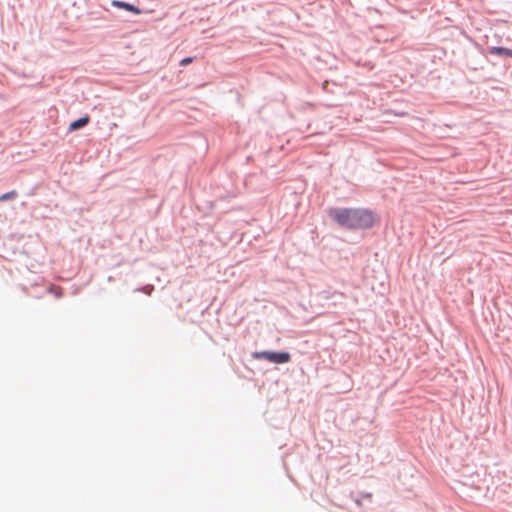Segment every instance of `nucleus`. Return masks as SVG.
I'll return each mask as SVG.
<instances>
[{
	"mask_svg": "<svg viewBox=\"0 0 512 512\" xmlns=\"http://www.w3.org/2000/svg\"><path fill=\"white\" fill-rule=\"evenodd\" d=\"M329 215L340 226L347 229L371 228L376 220L372 212L363 209H332Z\"/></svg>",
	"mask_w": 512,
	"mask_h": 512,
	"instance_id": "nucleus-1",
	"label": "nucleus"
},
{
	"mask_svg": "<svg viewBox=\"0 0 512 512\" xmlns=\"http://www.w3.org/2000/svg\"><path fill=\"white\" fill-rule=\"evenodd\" d=\"M256 359H265L272 363L283 364L287 363L291 359V355L288 352H270L261 351L253 354Z\"/></svg>",
	"mask_w": 512,
	"mask_h": 512,
	"instance_id": "nucleus-2",
	"label": "nucleus"
},
{
	"mask_svg": "<svg viewBox=\"0 0 512 512\" xmlns=\"http://www.w3.org/2000/svg\"><path fill=\"white\" fill-rule=\"evenodd\" d=\"M90 121V118L88 116H85V117H81L75 121H73L70 125H69V130L70 131H75L77 129H80L84 126H86Z\"/></svg>",
	"mask_w": 512,
	"mask_h": 512,
	"instance_id": "nucleus-3",
	"label": "nucleus"
},
{
	"mask_svg": "<svg viewBox=\"0 0 512 512\" xmlns=\"http://www.w3.org/2000/svg\"><path fill=\"white\" fill-rule=\"evenodd\" d=\"M112 5L115 6V7H118V8H123L125 10H128V11H131L135 14H140L141 11L139 8L135 7L134 5H131L129 3H125V2H122V1H113L112 2Z\"/></svg>",
	"mask_w": 512,
	"mask_h": 512,
	"instance_id": "nucleus-4",
	"label": "nucleus"
},
{
	"mask_svg": "<svg viewBox=\"0 0 512 512\" xmlns=\"http://www.w3.org/2000/svg\"><path fill=\"white\" fill-rule=\"evenodd\" d=\"M490 53L499 56H506L512 58V50L504 47H492Z\"/></svg>",
	"mask_w": 512,
	"mask_h": 512,
	"instance_id": "nucleus-5",
	"label": "nucleus"
},
{
	"mask_svg": "<svg viewBox=\"0 0 512 512\" xmlns=\"http://www.w3.org/2000/svg\"><path fill=\"white\" fill-rule=\"evenodd\" d=\"M17 197V192L15 190L4 193L0 196V202H4L7 200H13Z\"/></svg>",
	"mask_w": 512,
	"mask_h": 512,
	"instance_id": "nucleus-6",
	"label": "nucleus"
},
{
	"mask_svg": "<svg viewBox=\"0 0 512 512\" xmlns=\"http://www.w3.org/2000/svg\"><path fill=\"white\" fill-rule=\"evenodd\" d=\"M50 291L58 298L62 296V289L60 287H51Z\"/></svg>",
	"mask_w": 512,
	"mask_h": 512,
	"instance_id": "nucleus-7",
	"label": "nucleus"
},
{
	"mask_svg": "<svg viewBox=\"0 0 512 512\" xmlns=\"http://www.w3.org/2000/svg\"><path fill=\"white\" fill-rule=\"evenodd\" d=\"M192 61H193V58H192V57H187V58H184V59H182V60L180 61V65H181V66H186V65H188V64H190V63H192Z\"/></svg>",
	"mask_w": 512,
	"mask_h": 512,
	"instance_id": "nucleus-8",
	"label": "nucleus"
}]
</instances>
